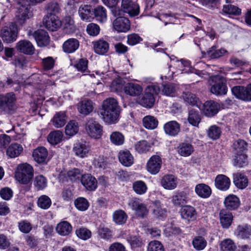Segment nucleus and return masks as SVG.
Wrapping results in <instances>:
<instances>
[{"label": "nucleus", "mask_w": 251, "mask_h": 251, "mask_svg": "<svg viewBox=\"0 0 251 251\" xmlns=\"http://www.w3.org/2000/svg\"><path fill=\"white\" fill-rule=\"evenodd\" d=\"M180 214L182 218L188 221H193L197 217L195 209L190 205L183 206L180 210Z\"/></svg>", "instance_id": "25"}, {"label": "nucleus", "mask_w": 251, "mask_h": 251, "mask_svg": "<svg viewBox=\"0 0 251 251\" xmlns=\"http://www.w3.org/2000/svg\"><path fill=\"white\" fill-rule=\"evenodd\" d=\"M211 92L217 96L225 95L227 91L225 79L220 76H212L209 80Z\"/></svg>", "instance_id": "4"}, {"label": "nucleus", "mask_w": 251, "mask_h": 251, "mask_svg": "<svg viewBox=\"0 0 251 251\" xmlns=\"http://www.w3.org/2000/svg\"><path fill=\"white\" fill-rule=\"evenodd\" d=\"M119 161L125 166L129 167L133 163L134 158L129 151H121L119 153Z\"/></svg>", "instance_id": "27"}, {"label": "nucleus", "mask_w": 251, "mask_h": 251, "mask_svg": "<svg viewBox=\"0 0 251 251\" xmlns=\"http://www.w3.org/2000/svg\"><path fill=\"white\" fill-rule=\"evenodd\" d=\"M204 114L209 117H211L217 114L220 109V104L216 101L209 100L206 101L203 105Z\"/></svg>", "instance_id": "12"}, {"label": "nucleus", "mask_w": 251, "mask_h": 251, "mask_svg": "<svg viewBox=\"0 0 251 251\" xmlns=\"http://www.w3.org/2000/svg\"><path fill=\"white\" fill-rule=\"evenodd\" d=\"M232 94L239 99L248 101L247 87L235 86L231 89Z\"/></svg>", "instance_id": "37"}, {"label": "nucleus", "mask_w": 251, "mask_h": 251, "mask_svg": "<svg viewBox=\"0 0 251 251\" xmlns=\"http://www.w3.org/2000/svg\"><path fill=\"white\" fill-rule=\"evenodd\" d=\"M215 185L220 190L226 191L230 187V180L226 175H218L215 179Z\"/></svg>", "instance_id": "15"}, {"label": "nucleus", "mask_w": 251, "mask_h": 251, "mask_svg": "<svg viewBox=\"0 0 251 251\" xmlns=\"http://www.w3.org/2000/svg\"><path fill=\"white\" fill-rule=\"evenodd\" d=\"M241 9L231 4L223 5V11L227 14L239 16L241 14Z\"/></svg>", "instance_id": "51"}, {"label": "nucleus", "mask_w": 251, "mask_h": 251, "mask_svg": "<svg viewBox=\"0 0 251 251\" xmlns=\"http://www.w3.org/2000/svg\"><path fill=\"white\" fill-rule=\"evenodd\" d=\"M161 183L165 189L173 190L177 186V178L173 175H167L162 177Z\"/></svg>", "instance_id": "21"}, {"label": "nucleus", "mask_w": 251, "mask_h": 251, "mask_svg": "<svg viewBox=\"0 0 251 251\" xmlns=\"http://www.w3.org/2000/svg\"><path fill=\"white\" fill-rule=\"evenodd\" d=\"M162 159L158 155H153L147 162L146 168L147 171L152 175L157 174L162 166Z\"/></svg>", "instance_id": "9"}, {"label": "nucleus", "mask_w": 251, "mask_h": 251, "mask_svg": "<svg viewBox=\"0 0 251 251\" xmlns=\"http://www.w3.org/2000/svg\"><path fill=\"white\" fill-rule=\"evenodd\" d=\"M182 97L187 104L192 106H199V103H200L199 98L192 93L190 92H183Z\"/></svg>", "instance_id": "38"}, {"label": "nucleus", "mask_w": 251, "mask_h": 251, "mask_svg": "<svg viewBox=\"0 0 251 251\" xmlns=\"http://www.w3.org/2000/svg\"><path fill=\"white\" fill-rule=\"evenodd\" d=\"M129 205L132 209L134 211L137 216L144 218L146 217L149 213V209L147 205L142 203L140 200L137 199H133L131 200Z\"/></svg>", "instance_id": "7"}, {"label": "nucleus", "mask_w": 251, "mask_h": 251, "mask_svg": "<svg viewBox=\"0 0 251 251\" xmlns=\"http://www.w3.org/2000/svg\"><path fill=\"white\" fill-rule=\"evenodd\" d=\"M93 49L95 53L99 55H104L109 50V44L103 39H99L93 42Z\"/></svg>", "instance_id": "16"}, {"label": "nucleus", "mask_w": 251, "mask_h": 251, "mask_svg": "<svg viewBox=\"0 0 251 251\" xmlns=\"http://www.w3.org/2000/svg\"><path fill=\"white\" fill-rule=\"evenodd\" d=\"M110 140L113 144L116 146H121L125 142V136L119 131H114L110 134Z\"/></svg>", "instance_id": "44"}, {"label": "nucleus", "mask_w": 251, "mask_h": 251, "mask_svg": "<svg viewBox=\"0 0 251 251\" xmlns=\"http://www.w3.org/2000/svg\"><path fill=\"white\" fill-rule=\"evenodd\" d=\"M162 92L166 96L173 97L176 90V86L172 83H167L162 85Z\"/></svg>", "instance_id": "61"}, {"label": "nucleus", "mask_w": 251, "mask_h": 251, "mask_svg": "<svg viewBox=\"0 0 251 251\" xmlns=\"http://www.w3.org/2000/svg\"><path fill=\"white\" fill-rule=\"evenodd\" d=\"M227 51L224 49L216 50V47L213 46L209 48L206 52H202V54L205 57H208L211 59H217L223 56Z\"/></svg>", "instance_id": "29"}, {"label": "nucleus", "mask_w": 251, "mask_h": 251, "mask_svg": "<svg viewBox=\"0 0 251 251\" xmlns=\"http://www.w3.org/2000/svg\"><path fill=\"white\" fill-rule=\"evenodd\" d=\"M187 119L190 124L194 126H198L201 121V115L198 111L192 109L189 112Z\"/></svg>", "instance_id": "42"}, {"label": "nucleus", "mask_w": 251, "mask_h": 251, "mask_svg": "<svg viewBox=\"0 0 251 251\" xmlns=\"http://www.w3.org/2000/svg\"><path fill=\"white\" fill-rule=\"evenodd\" d=\"M45 27L50 31H55L61 26V21L58 17L53 14H47L43 20Z\"/></svg>", "instance_id": "8"}, {"label": "nucleus", "mask_w": 251, "mask_h": 251, "mask_svg": "<svg viewBox=\"0 0 251 251\" xmlns=\"http://www.w3.org/2000/svg\"><path fill=\"white\" fill-rule=\"evenodd\" d=\"M124 91L126 94L132 97H136L142 93L143 88L138 84L130 82L125 85Z\"/></svg>", "instance_id": "22"}, {"label": "nucleus", "mask_w": 251, "mask_h": 251, "mask_svg": "<svg viewBox=\"0 0 251 251\" xmlns=\"http://www.w3.org/2000/svg\"><path fill=\"white\" fill-rule=\"evenodd\" d=\"M238 235L241 238L246 239L251 235V226L247 224L239 225L236 229Z\"/></svg>", "instance_id": "39"}, {"label": "nucleus", "mask_w": 251, "mask_h": 251, "mask_svg": "<svg viewBox=\"0 0 251 251\" xmlns=\"http://www.w3.org/2000/svg\"><path fill=\"white\" fill-rule=\"evenodd\" d=\"M98 233L100 237L104 240H109L112 237V231L109 228L104 226H100Z\"/></svg>", "instance_id": "59"}, {"label": "nucleus", "mask_w": 251, "mask_h": 251, "mask_svg": "<svg viewBox=\"0 0 251 251\" xmlns=\"http://www.w3.org/2000/svg\"><path fill=\"white\" fill-rule=\"evenodd\" d=\"M247 143L243 140H238L233 143V148L235 151V153H244V151L247 149Z\"/></svg>", "instance_id": "60"}, {"label": "nucleus", "mask_w": 251, "mask_h": 251, "mask_svg": "<svg viewBox=\"0 0 251 251\" xmlns=\"http://www.w3.org/2000/svg\"><path fill=\"white\" fill-rule=\"evenodd\" d=\"M51 204V200L46 195H42L38 198L37 204L42 209H48L50 206Z\"/></svg>", "instance_id": "57"}, {"label": "nucleus", "mask_w": 251, "mask_h": 251, "mask_svg": "<svg viewBox=\"0 0 251 251\" xmlns=\"http://www.w3.org/2000/svg\"><path fill=\"white\" fill-rule=\"evenodd\" d=\"M56 230L57 232L60 235L66 236L71 233L72 227L69 222L62 221L57 224Z\"/></svg>", "instance_id": "36"}, {"label": "nucleus", "mask_w": 251, "mask_h": 251, "mask_svg": "<svg viewBox=\"0 0 251 251\" xmlns=\"http://www.w3.org/2000/svg\"><path fill=\"white\" fill-rule=\"evenodd\" d=\"M233 164L238 167H243L247 164V156L245 153H237L233 159Z\"/></svg>", "instance_id": "55"}, {"label": "nucleus", "mask_w": 251, "mask_h": 251, "mask_svg": "<svg viewBox=\"0 0 251 251\" xmlns=\"http://www.w3.org/2000/svg\"><path fill=\"white\" fill-rule=\"evenodd\" d=\"M165 133L169 136H175L180 131V124L176 121H171L166 123L163 126Z\"/></svg>", "instance_id": "18"}, {"label": "nucleus", "mask_w": 251, "mask_h": 251, "mask_svg": "<svg viewBox=\"0 0 251 251\" xmlns=\"http://www.w3.org/2000/svg\"><path fill=\"white\" fill-rule=\"evenodd\" d=\"M92 12L91 6L88 5H81L78 9V14L83 21H90Z\"/></svg>", "instance_id": "35"}, {"label": "nucleus", "mask_w": 251, "mask_h": 251, "mask_svg": "<svg viewBox=\"0 0 251 251\" xmlns=\"http://www.w3.org/2000/svg\"><path fill=\"white\" fill-rule=\"evenodd\" d=\"M29 9L24 6H22L19 9V11L16 16L20 24L22 25L26 19L29 18Z\"/></svg>", "instance_id": "53"}, {"label": "nucleus", "mask_w": 251, "mask_h": 251, "mask_svg": "<svg viewBox=\"0 0 251 251\" xmlns=\"http://www.w3.org/2000/svg\"><path fill=\"white\" fill-rule=\"evenodd\" d=\"M62 132L59 130L51 132L48 136V142L52 145H56L62 140Z\"/></svg>", "instance_id": "47"}, {"label": "nucleus", "mask_w": 251, "mask_h": 251, "mask_svg": "<svg viewBox=\"0 0 251 251\" xmlns=\"http://www.w3.org/2000/svg\"><path fill=\"white\" fill-rule=\"evenodd\" d=\"M79 46L78 40L75 38H70L66 41L63 44V51L67 53L74 52Z\"/></svg>", "instance_id": "24"}, {"label": "nucleus", "mask_w": 251, "mask_h": 251, "mask_svg": "<svg viewBox=\"0 0 251 251\" xmlns=\"http://www.w3.org/2000/svg\"><path fill=\"white\" fill-rule=\"evenodd\" d=\"M151 148V144L146 140L140 141L135 145V149L139 153H145Z\"/></svg>", "instance_id": "49"}, {"label": "nucleus", "mask_w": 251, "mask_h": 251, "mask_svg": "<svg viewBox=\"0 0 251 251\" xmlns=\"http://www.w3.org/2000/svg\"><path fill=\"white\" fill-rule=\"evenodd\" d=\"M51 121L55 127H63L66 123V112L60 111L56 113Z\"/></svg>", "instance_id": "28"}, {"label": "nucleus", "mask_w": 251, "mask_h": 251, "mask_svg": "<svg viewBox=\"0 0 251 251\" xmlns=\"http://www.w3.org/2000/svg\"><path fill=\"white\" fill-rule=\"evenodd\" d=\"M81 182L85 189L90 191L95 190L98 186V182L96 178L89 174L82 176Z\"/></svg>", "instance_id": "13"}, {"label": "nucleus", "mask_w": 251, "mask_h": 251, "mask_svg": "<svg viewBox=\"0 0 251 251\" xmlns=\"http://www.w3.org/2000/svg\"><path fill=\"white\" fill-rule=\"evenodd\" d=\"M144 126L149 129L155 128L158 125V121L152 116H147L143 119Z\"/></svg>", "instance_id": "45"}, {"label": "nucleus", "mask_w": 251, "mask_h": 251, "mask_svg": "<svg viewBox=\"0 0 251 251\" xmlns=\"http://www.w3.org/2000/svg\"><path fill=\"white\" fill-rule=\"evenodd\" d=\"M233 183L237 188L243 189L248 186V179L244 175L237 173L233 174Z\"/></svg>", "instance_id": "31"}, {"label": "nucleus", "mask_w": 251, "mask_h": 251, "mask_svg": "<svg viewBox=\"0 0 251 251\" xmlns=\"http://www.w3.org/2000/svg\"><path fill=\"white\" fill-rule=\"evenodd\" d=\"M222 251H234L236 247L233 242L230 239H225L220 244Z\"/></svg>", "instance_id": "64"}, {"label": "nucleus", "mask_w": 251, "mask_h": 251, "mask_svg": "<svg viewBox=\"0 0 251 251\" xmlns=\"http://www.w3.org/2000/svg\"><path fill=\"white\" fill-rule=\"evenodd\" d=\"M222 131L220 127L216 125L211 126L207 131V135L209 138L213 140L218 139Z\"/></svg>", "instance_id": "52"}, {"label": "nucleus", "mask_w": 251, "mask_h": 251, "mask_svg": "<svg viewBox=\"0 0 251 251\" xmlns=\"http://www.w3.org/2000/svg\"><path fill=\"white\" fill-rule=\"evenodd\" d=\"M186 194L182 192L176 193L172 197V201L175 206L184 204L187 202Z\"/></svg>", "instance_id": "50"}, {"label": "nucleus", "mask_w": 251, "mask_h": 251, "mask_svg": "<svg viewBox=\"0 0 251 251\" xmlns=\"http://www.w3.org/2000/svg\"><path fill=\"white\" fill-rule=\"evenodd\" d=\"M34 185L37 190H43L47 186V179L43 175L37 176L34 178Z\"/></svg>", "instance_id": "54"}, {"label": "nucleus", "mask_w": 251, "mask_h": 251, "mask_svg": "<svg viewBox=\"0 0 251 251\" xmlns=\"http://www.w3.org/2000/svg\"><path fill=\"white\" fill-rule=\"evenodd\" d=\"M75 205L76 208L80 211L86 210L89 206V202L88 201L82 197L78 198L75 201Z\"/></svg>", "instance_id": "58"}, {"label": "nucleus", "mask_w": 251, "mask_h": 251, "mask_svg": "<svg viewBox=\"0 0 251 251\" xmlns=\"http://www.w3.org/2000/svg\"><path fill=\"white\" fill-rule=\"evenodd\" d=\"M86 130L90 137L99 139L102 134V126L94 120L90 119L86 124Z\"/></svg>", "instance_id": "6"}, {"label": "nucleus", "mask_w": 251, "mask_h": 251, "mask_svg": "<svg viewBox=\"0 0 251 251\" xmlns=\"http://www.w3.org/2000/svg\"><path fill=\"white\" fill-rule=\"evenodd\" d=\"M16 97L13 93L0 95V114H13L16 109Z\"/></svg>", "instance_id": "1"}, {"label": "nucleus", "mask_w": 251, "mask_h": 251, "mask_svg": "<svg viewBox=\"0 0 251 251\" xmlns=\"http://www.w3.org/2000/svg\"><path fill=\"white\" fill-rule=\"evenodd\" d=\"M127 218L126 213L121 209L116 210L113 213V220L116 224L118 225L125 224Z\"/></svg>", "instance_id": "34"}, {"label": "nucleus", "mask_w": 251, "mask_h": 251, "mask_svg": "<svg viewBox=\"0 0 251 251\" xmlns=\"http://www.w3.org/2000/svg\"><path fill=\"white\" fill-rule=\"evenodd\" d=\"M0 37L4 42L10 43L16 40L17 27L14 23H9L0 30Z\"/></svg>", "instance_id": "5"}, {"label": "nucleus", "mask_w": 251, "mask_h": 251, "mask_svg": "<svg viewBox=\"0 0 251 251\" xmlns=\"http://www.w3.org/2000/svg\"><path fill=\"white\" fill-rule=\"evenodd\" d=\"M48 154L47 150L43 147H41L34 150L32 156L34 160L37 163H46Z\"/></svg>", "instance_id": "20"}, {"label": "nucleus", "mask_w": 251, "mask_h": 251, "mask_svg": "<svg viewBox=\"0 0 251 251\" xmlns=\"http://www.w3.org/2000/svg\"><path fill=\"white\" fill-rule=\"evenodd\" d=\"M23 151V147L19 144H11L6 151V154L11 158H15L19 156Z\"/></svg>", "instance_id": "40"}, {"label": "nucleus", "mask_w": 251, "mask_h": 251, "mask_svg": "<svg viewBox=\"0 0 251 251\" xmlns=\"http://www.w3.org/2000/svg\"><path fill=\"white\" fill-rule=\"evenodd\" d=\"M133 189L137 194L142 195L147 191V186L144 181L138 180L133 183Z\"/></svg>", "instance_id": "56"}, {"label": "nucleus", "mask_w": 251, "mask_h": 251, "mask_svg": "<svg viewBox=\"0 0 251 251\" xmlns=\"http://www.w3.org/2000/svg\"><path fill=\"white\" fill-rule=\"evenodd\" d=\"M78 130L77 123L74 121H71L66 126L65 133L66 135L73 136L77 132Z\"/></svg>", "instance_id": "63"}, {"label": "nucleus", "mask_w": 251, "mask_h": 251, "mask_svg": "<svg viewBox=\"0 0 251 251\" xmlns=\"http://www.w3.org/2000/svg\"><path fill=\"white\" fill-rule=\"evenodd\" d=\"M33 176L32 167L27 163L18 165L15 173V178L20 183L27 184Z\"/></svg>", "instance_id": "3"}, {"label": "nucleus", "mask_w": 251, "mask_h": 251, "mask_svg": "<svg viewBox=\"0 0 251 251\" xmlns=\"http://www.w3.org/2000/svg\"><path fill=\"white\" fill-rule=\"evenodd\" d=\"M224 204L226 207L229 210H234L240 205L239 198L234 195H230L226 198Z\"/></svg>", "instance_id": "32"}, {"label": "nucleus", "mask_w": 251, "mask_h": 251, "mask_svg": "<svg viewBox=\"0 0 251 251\" xmlns=\"http://www.w3.org/2000/svg\"><path fill=\"white\" fill-rule=\"evenodd\" d=\"M195 192L199 196L202 198H207L211 194L210 187L204 183L197 184L195 187Z\"/></svg>", "instance_id": "33"}, {"label": "nucleus", "mask_w": 251, "mask_h": 251, "mask_svg": "<svg viewBox=\"0 0 251 251\" xmlns=\"http://www.w3.org/2000/svg\"><path fill=\"white\" fill-rule=\"evenodd\" d=\"M178 153L183 156H188L194 151L192 145L188 143H182L178 147Z\"/></svg>", "instance_id": "41"}, {"label": "nucleus", "mask_w": 251, "mask_h": 251, "mask_svg": "<svg viewBox=\"0 0 251 251\" xmlns=\"http://www.w3.org/2000/svg\"><path fill=\"white\" fill-rule=\"evenodd\" d=\"M220 221L222 226L228 228L231 225L233 216L231 213L225 209H222L219 213Z\"/></svg>", "instance_id": "23"}, {"label": "nucleus", "mask_w": 251, "mask_h": 251, "mask_svg": "<svg viewBox=\"0 0 251 251\" xmlns=\"http://www.w3.org/2000/svg\"><path fill=\"white\" fill-rule=\"evenodd\" d=\"M73 151L76 156L84 158L86 157L89 153V147L85 144L77 143L73 148Z\"/></svg>", "instance_id": "30"}, {"label": "nucleus", "mask_w": 251, "mask_h": 251, "mask_svg": "<svg viewBox=\"0 0 251 251\" xmlns=\"http://www.w3.org/2000/svg\"><path fill=\"white\" fill-rule=\"evenodd\" d=\"M160 92L159 87L155 84L148 86L145 90V94L139 98L138 102L146 108H151L154 104V95H158Z\"/></svg>", "instance_id": "2"}, {"label": "nucleus", "mask_w": 251, "mask_h": 251, "mask_svg": "<svg viewBox=\"0 0 251 251\" xmlns=\"http://www.w3.org/2000/svg\"><path fill=\"white\" fill-rule=\"evenodd\" d=\"M94 109V103L92 100H84L78 104L79 112L84 115H87L92 112Z\"/></svg>", "instance_id": "26"}, {"label": "nucleus", "mask_w": 251, "mask_h": 251, "mask_svg": "<svg viewBox=\"0 0 251 251\" xmlns=\"http://www.w3.org/2000/svg\"><path fill=\"white\" fill-rule=\"evenodd\" d=\"M120 109L117 100L112 98L106 99L102 103V108L101 110H109ZM108 112V111H107Z\"/></svg>", "instance_id": "43"}, {"label": "nucleus", "mask_w": 251, "mask_h": 251, "mask_svg": "<svg viewBox=\"0 0 251 251\" xmlns=\"http://www.w3.org/2000/svg\"><path fill=\"white\" fill-rule=\"evenodd\" d=\"M39 47H45L50 42V37L47 32L43 29L37 30L33 35Z\"/></svg>", "instance_id": "14"}, {"label": "nucleus", "mask_w": 251, "mask_h": 251, "mask_svg": "<svg viewBox=\"0 0 251 251\" xmlns=\"http://www.w3.org/2000/svg\"><path fill=\"white\" fill-rule=\"evenodd\" d=\"M101 110L100 114L102 119L106 123H110L115 122L119 118L120 115V109L112 110Z\"/></svg>", "instance_id": "17"}, {"label": "nucleus", "mask_w": 251, "mask_h": 251, "mask_svg": "<svg viewBox=\"0 0 251 251\" xmlns=\"http://www.w3.org/2000/svg\"><path fill=\"white\" fill-rule=\"evenodd\" d=\"M153 213L156 217H163L165 215L166 209L163 207V205L159 201H155L153 202Z\"/></svg>", "instance_id": "46"}, {"label": "nucleus", "mask_w": 251, "mask_h": 251, "mask_svg": "<svg viewBox=\"0 0 251 251\" xmlns=\"http://www.w3.org/2000/svg\"><path fill=\"white\" fill-rule=\"evenodd\" d=\"M121 11L128 13L130 16H135L140 13L139 6L131 0H122Z\"/></svg>", "instance_id": "10"}, {"label": "nucleus", "mask_w": 251, "mask_h": 251, "mask_svg": "<svg viewBox=\"0 0 251 251\" xmlns=\"http://www.w3.org/2000/svg\"><path fill=\"white\" fill-rule=\"evenodd\" d=\"M82 171L78 168H73L69 170L67 176L72 181H75L82 176Z\"/></svg>", "instance_id": "62"}, {"label": "nucleus", "mask_w": 251, "mask_h": 251, "mask_svg": "<svg viewBox=\"0 0 251 251\" xmlns=\"http://www.w3.org/2000/svg\"><path fill=\"white\" fill-rule=\"evenodd\" d=\"M114 29L118 32H126L130 28V23L128 18L119 16L113 23Z\"/></svg>", "instance_id": "11"}, {"label": "nucleus", "mask_w": 251, "mask_h": 251, "mask_svg": "<svg viewBox=\"0 0 251 251\" xmlns=\"http://www.w3.org/2000/svg\"><path fill=\"white\" fill-rule=\"evenodd\" d=\"M16 48L18 51L26 54H32L34 52V48L29 41L21 40L17 43Z\"/></svg>", "instance_id": "19"}, {"label": "nucleus", "mask_w": 251, "mask_h": 251, "mask_svg": "<svg viewBox=\"0 0 251 251\" xmlns=\"http://www.w3.org/2000/svg\"><path fill=\"white\" fill-rule=\"evenodd\" d=\"M96 20L100 22H103L106 20L107 15L105 9L101 6H99L95 8L93 11Z\"/></svg>", "instance_id": "48"}]
</instances>
